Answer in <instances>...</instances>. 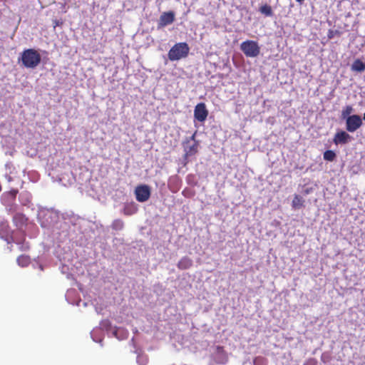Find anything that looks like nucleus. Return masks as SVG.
<instances>
[{"instance_id": "3", "label": "nucleus", "mask_w": 365, "mask_h": 365, "mask_svg": "<svg viewBox=\"0 0 365 365\" xmlns=\"http://www.w3.org/2000/svg\"><path fill=\"white\" fill-rule=\"evenodd\" d=\"M240 49L247 57H257L260 53V47L257 41L247 40L240 45Z\"/></svg>"}, {"instance_id": "20", "label": "nucleus", "mask_w": 365, "mask_h": 365, "mask_svg": "<svg viewBox=\"0 0 365 365\" xmlns=\"http://www.w3.org/2000/svg\"><path fill=\"white\" fill-rule=\"evenodd\" d=\"M339 34H340V33H339L338 31H336V30L334 31V30H331V29H330V30H329V31H328L327 37H328V38L331 39V38H333L334 37V36H335L336 34L339 35Z\"/></svg>"}, {"instance_id": "8", "label": "nucleus", "mask_w": 365, "mask_h": 365, "mask_svg": "<svg viewBox=\"0 0 365 365\" xmlns=\"http://www.w3.org/2000/svg\"><path fill=\"white\" fill-rule=\"evenodd\" d=\"M175 21V13L172 11L163 12L159 19L158 26L164 27L171 24Z\"/></svg>"}, {"instance_id": "19", "label": "nucleus", "mask_w": 365, "mask_h": 365, "mask_svg": "<svg viewBox=\"0 0 365 365\" xmlns=\"http://www.w3.org/2000/svg\"><path fill=\"white\" fill-rule=\"evenodd\" d=\"M267 364V360L263 357H257L254 360L255 365H265Z\"/></svg>"}, {"instance_id": "4", "label": "nucleus", "mask_w": 365, "mask_h": 365, "mask_svg": "<svg viewBox=\"0 0 365 365\" xmlns=\"http://www.w3.org/2000/svg\"><path fill=\"white\" fill-rule=\"evenodd\" d=\"M185 144L187 145L184 146V158L187 160L188 157L192 156L198 152L199 143L195 140V134H193L189 139H187Z\"/></svg>"}, {"instance_id": "22", "label": "nucleus", "mask_w": 365, "mask_h": 365, "mask_svg": "<svg viewBox=\"0 0 365 365\" xmlns=\"http://www.w3.org/2000/svg\"><path fill=\"white\" fill-rule=\"evenodd\" d=\"M310 191H311V189H306L304 190V194L307 195V194H309L310 192Z\"/></svg>"}, {"instance_id": "6", "label": "nucleus", "mask_w": 365, "mask_h": 365, "mask_svg": "<svg viewBox=\"0 0 365 365\" xmlns=\"http://www.w3.org/2000/svg\"><path fill=\"white\" fill-rule=\"evenodd\" d=\"M135 198L140 202L147 201L150 197V189L148 185H142L136 187L135 190Z\"/></svg>"}, {"instance_id": "14", "label": "nucleus", "mask_w": 365, "mask_h": 365, "mask_svg": "<svg viewBox=\"0 0 365 365\" xmlns=\"http://www.w3.org/2000/svg\"><path fill=\"white\" fill-rule=\"evenodd\" d=\"M30 262V257L27 255H22L17 258V263L21 267H27Z\"/></svg>"}, {"instance_id": "21", "label": "nucleus", "mask_w": 365, "mask_h": 365, "mask_svg": "<svg viewBox=\"0 0 365 365\" xmlns=\"http://www.w3.org/2000/svg\"><path fill=\"white\" fill-rule=\"evenodd\" d=\"M317 361L314 358H310L307 359L303 365H317Z\"/></svg>"}, {"instance_id": "13", "label": "nucleus", "mask_w": 365, "mask_h": 365, "mask_svg": "<svg viewBox=\"0 0 365 365\" xmlns=\"http://www.w3.org/2000/svg\"><path fill=\"white\" fill-rule=\"evenodd\" d=\"M304 200L299 195H294L292 202V206L294 209H299L304 206Z\"/></svg>"}, {"instance_id": "15", "label": "nucleus", "mask_w": 365, "mask_h": 365, "mask_svg": "<svg viewBox=\"0 0 365 365\" xmlns=\"http://www.w3.org/2000/svg\"><path fill=\"white\" fill-rule=\"evenodd\" d=\"M259 11L266 16H272L273 11L272 7L268 4H264L259 7Z\"/></svg>"}, {"instance_id": "12", "label": "nucleus", "mask_w": 365, "mask_h": 365, "mask_svg": "<svg viewBox=\"0 0 365 365\" xmlns=\"http://www.w3.org/2000/svg\"><path fill=\"white\" fill-rule=\"evenodd\" d=\"M351 70L356 72H362L365 70V63L360 59H356L351 65Z\"/></svg>"}, {"instance_id": "10", "label": "nucleus", "mask_w": 365, "mask_h": 365, "mask_svg": "<svg viewBox=\"0 0 365 365\" xmlns=\"http://www.w3.org/2000/svg\"><path fill=\"white\" fill-rule=\"evenodd\" d=\"M13 221L16 227L21 228L26 225L27 218L22 213H16L13 217Z\"/></svg>"}, {"instance_id": "9", "label": "nucleus", "mask_w": 365, "mask_h": 365, "mask_svg": "<svg viewBox=\"0 0 365 365\" xmlns=\"http://www.w3.org/2000/svg\"><path fill=\"white\" fill-rule=\"evenodd\" d=\"M351 136L344 130H340L334 136L333 142L335 145L346 144L351 140Z\"/></svg>"}, {"instance_id": "11", "label": "nucleus", "mask_w": 365, "mask_h": 365, "mask_svg": "<svg viewBox=\"0 0 365 365\" xmlns=\"http://www.w3.org/2000/svg\"><path fill=\"white\" fill-rule=\"evenodd\" d=\"M177 266L182 270L189 269L192 266V260L187 257H184L178 262Z\"/></svg>"}, {"instance_id": "1", "label": "nucleus", "mask_w": 365, "mask_h": 365, "mask_svg": "<svg viewBox=\"0 0 365 365\" xmlns=\"http://www.w3.org/2000/svg\"><path fill=\"white\" fill-rule=\"evenodd\" d=\"M41 60L40 53L34 48L26 49L21 53V62L26 68H36L40 63Z\"/></svg>"}, {"instance_id": "24", "label": "nucleus", "mask_w": 365, "mask_h": 365, "mask_svg": "<svg viewBox=\"0 0 365 365\" xmlns=\"http://www.w3.org/2000/svg\"><path fill=\"white\" fill-rule=\"evenodd\" d=\"M363 119L365 120V113L363 115Z\"/></svg>"}, {"instance_id": "7", "label": "nucleus", "mask_w": 365, "mask_h": 365, "mask_svg": "<svg viewBox=\"0 0 365 365\" xmlns=\"http://www.w3.org/2000/svg\"><path fill=\"white\" fill-rule=\"evenodd\" d=\"M208 115V110L204 103H200L196 105L194 110V117L200 122H203L206 120Z\"/></svg>"}, {"instance_id": "2", "label": "nucleus", "mask_w": 365, "mask_h": 365, "mask_svg": "<svg viewBox=\"0 0 365 365\" xmlns=\"http://www.w3.org/2000/svg\"><path fill=\"white\" fill-rule=\"evenodd\" d=\"M190 51L189 46L185 42L175 43L168 51V56L169 60L179 61L186 58Z\"/></svg>"}, {"instance_id": "17", "label": "nucleus", "mask_w": 365, "mask_h": 365, "mask_svg": "<svg viewBox=\"0 0 365 365\" xmlns=\"http://www.w3.org/2000/svg\"><path fill=\"white\" fill-rule=\"evenodd\" d=\"M124 223L120 219L115 220L112 223V228L115 230H121L123 228Z\"/></svg>"}, {"instance_id": "23", "label": "nucleus", "mask_w": 365, "mask_h": 365, "mask_svg": "<svg viewBox=\"0 0 365 365\" xmlns=\"http://www.w3.org/2000/svg\"><path fill=\"white\" fill-rule=\"evenodd\" d=\"M304 0H296V1L299 2V3H302Z\"/></svg>"}, {"instance_id": "18", "label": "nucleus", "mask_w": 365, "mask_h": 365, "mask_svg": "<svg viewBox=\"0 0 365 365\" xmlns=\"http://www.w3.org/2000/svg\"><path fill=\"white\" fill-rule=\"evenodd\" d=\"M353 112V108L351 106H345L341 111V117L346 118Z\"/></svg>"}, {"instance_id": "16", "label": "nucleus", "mask_w": 365, "mask_h": 365, "mask_svg": "<svg viewBox=\"0 0 365 365\" xmlns=\"http://www.w3.org/2000/svg\"><path fill=\"white\" fill-rule=\"evenodd\" d=\"M336 157V153L331 150H326L323 154V158L325 160L332 162Z\"/></svg>"}, {"instance_id": "5", "label": "nucleus", "mask_w": 365, "mask_h": 365, "mask_svg": "<svg viewBox=\"0 0 365 365\" xmlns=\"http://www.w3.org/2000/svg\"><path fill=\"white\" fill-rule=\"evenodd\" d=\"M362 125L361 118L359 115H352L348 116L346 119V129L347 131L353 133Z\"/></svg>"}]
</instances>
